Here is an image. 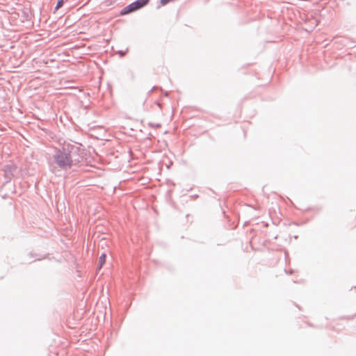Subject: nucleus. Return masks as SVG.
I'll list each match as a JSON object with an SVG mask.
<instances>
[{
	"instance_id": "nucleus-1",
	"label": "nucleus",
	"mask_w": 356,
	"mask_h": 356,
	"mask_svg": "<svg viewBox=\"0 0 356 356\" xmlns=\"http://www.w3.org/2000/svg\"><path fill=\"white\" fill-rule=\"evenodd\" d=\"M78 147L67 143L58 149L54 155V160L58 167L67 169L80 162L77 157Z\"/></svg>"
},
{
	"instance_id": "nucleus-2",
	"label": "nucleus",
	"mask_w": 356,
	"mask_h": 356,
	"mask_svg": "<svg viewBox=\"0 0 356 356\" xmlns=\"http://www.w3.org/2000/svg\"><path fill=\"white\" fill-rule=\"evenodd\" d=\"M149 0H137L127 6L124 7L120 11V15H126L141 8L148 3Z\"/></svg>"
},
{
	"instance_id": "nucleus-3",
	"label": "nucleus",
	"mask_w": 356,
	"mask_h": 356,
	"mask_svg": "<svg viewBox=\"0 0 356 356\" xmlns=\"http://www.w3.org/2000/svg\"><path fill=\"white\" fill-rule=\"evenodd\" d=\"M16 170V166L14 165H7L5 166L3 171L5 173V176L8 179H11L13 177L14 172Z\"/></svg>"
},
{
	"instance_id": "nucleus-4",
	"label": "nucleus",
	"mask_w": 356,
	"mask_h": 356,
	"mask_svg": "<svg viewBox=\"0 0 356 356\" xmlns=\"http://www.w3.org/2000/svg\"><path fill=\"white\" fill-rule=\"evenodd\" d=\"M106 254L103 253L99 258L98 269H101L106 262Z\"/></svg>"
},
{
	"instance_id": "nucleus-5",
	"label": "nucleus",
	"mask_w": 356,
	"mask_h": 356,
	"mask_svg": "<svg viewBox=\"0 0 356 356\" xmlns=\"http://www.w3.org/2000/svg\"><path fill=\"white\" fill-rule=\"evenodd\" d=\"M63 6V0L58 1V3H57V5L56 6V10H58Z\"/></svg>"
}]
</instances>
